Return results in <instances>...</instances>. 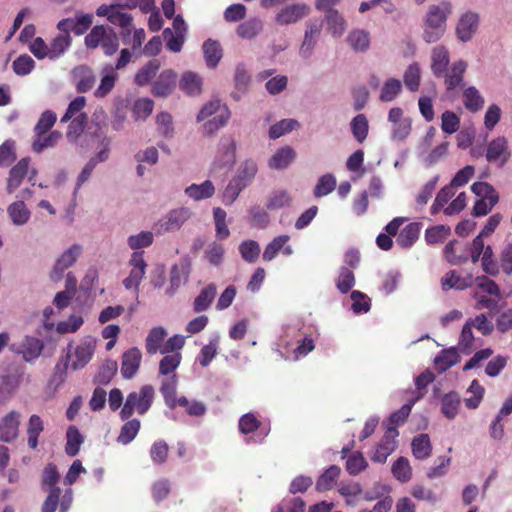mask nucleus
I'll return each mask as SVG.
<instances>
[{"instance_id": "nucleus-1", "label": "nucleus", "mask_w": 512, "mask_h": 512, "mask_svg": "<svg viewBox=\"0 0 512 512\" xmlns=\"http://www.w3.org/2000/svg\"><path fill=\"white\" fill-rule=\"evenodd\" d=\"M60 475L53 463L45 466L41 475V487L46 491L47 497L44 500L41 512H55L59 506V512H68L73 500L72 490L67 489L63 495L60 487L57 486Z\"/></svg>"}, {"instance_id": "nucleus-2", "label": "nucleus", "mask_w": 512, "mask_h": 512, "mask_svg": "<svg viewBox=\"0 0 512 512\" xmlns=\"http://www.w3.org/2000/svg\"><path fill=\"white\" fill-rule=\"evenodd\" d=\"M452 13L450 2L430 5L423 22V39L427 43L439 41L445 34L448 16Z\"/></svg>"}, {"instance_id": "nucleus-3", "label": "nucleus", "mask_w": 512, "mask_h": 512, "mask_svg": "<svg viewBox=\"0 0 512 512\" xmlns=\"http://www.w3.org/2000/svg\"><path fill=\"white\" fill-rule=\"evenodd\" d=\"M72 41L69 33L59 32L49 44L43 38L36 37L30 43L29 50L39 60L48 58L54 61L62 57L69 50Z\"/></svg>"}, {"instance_id": "nucleus-4", "label": "nucleus", "mask_w": 512, "mask_h": 512, "mask_svg": "<svg viewBox=\"0 0 512 512\" xmlns=\"http://www.w3.org/2000/svg\"><path fill=\"white\" fill-rule=\"evenodd\" d=\"M155 396L152 385H143L138 391L130 392L119 413L121 420H128L134 413L145 415L151 408Z\"/></svg>"}, {"instance_id": "nucleus-5", "label": "nucleus", "mask_w": 512, "mask_h": 512, "mask_svg": "<svg viewBox=\"0 0 512 512\" xmlns=\"http://www.w3.org/2000/svg\"><path fill=\"white\" fill-rule=\"evenodd\" d=\"M84 44L90 50L101 48L106 56H112L119 48V38L113 28L95 25L85 36Z\"/></svg>"}, {"instance_id": "nucleus-6", "label": "nucleus", "mask_w": 512, "mask_h": 512, "mask_svg": "<svg viewBox=\"0 0 512 512\" xmlns=\"http://www.w3.org/2000/svg\"><path fill=\"white\" fill-rule=\"evenodd\" d=\"M123 8H126L121 4L101 5L96 10V15L99 17H106L107 20L121 28V37L123 41L131 35L133 28V17L131 14L123 12Z\"/></svg>"}, {"instance_id": "nucleus-7", "label": "nucleus", "mask_w": 512, "mask_h": 512, "mask_svg": "<svg viewBox=\"0 0 512 512\" xmlns=\"http://www.w3.org/2000/svg\"><path fill=\"white\" fill-rule=\"evenodd\" d=\"M30 165L31 158L26 156L10 168L6 182V192L8 194H13L22 185L26 177L31 182V186L35 185L37 170L30 167Z\"/></svg>"}, {"instance_id": "nucleus-8", "label": "nucleus", "mask_w": 512, "mask_h": 512, "mask_svg": "<svg viewBox=\"0 0 512 512\" xmlns=\"http://www.w3.org/2000/svg\"><path fill=\"white\" fill-rule=\"evenodd\" d=\"M93 24V15L89 13L77 12L73 18H64L60 20L56 28L59 32H73L77 36L85 34Z\"/></svg>"}, {"instance_id": "nucleus-9", "label": "nucleus", "mask_w": 512, "mask_h": 512, "mask_svg": "<svg viewBox=\"0 0 512 512\" xmlns=\"http://www.w3.org/2000/svg\"><path fill=\"white\" fill-rule=\"evenodd\" d=\"M192 212L189 208L181 207L171 210L156 224L158 233H167L179 230L190 219Z\"/></svg>"}, {"instance_id": "nucleus-10", "label": "nucleus", "mask_w": 512, "mask_h": 512, "mask_svg": "<svg viewBox=\"0 0 512 512\" xmlns=\"http://www.w3.org/2000/svg\"><path fill=\"white\" fill-rule=\"evenodd\" d=\"M132 267L129 276L123 280V285L126 289L135 288L138 290L139 285L146 273V261L143 257V252H134L129 261Z\"/></svg>"}, {"instance_id": "nucleus-11", "label": "nucleus", "mask_w": 512, "mask_h": 512, "mask_svg": "<svg viewBox=\"0 0 512 512\" xmlns=\"http://www.w3.org/2000/svg\"><path fill=\"white\" fill-rule=\"evenodd\" d=\"M82 252V248L78 244L72 245L67 249L56 261L50 277L53 281H59L63 277L66 269L71 267L78 259Z\"/></svg>"}, {"instance_id": "nucleus-12", "label": "nucleus", "mask_w": 512, "mask_h": 512, "mask_svg": "<svg viewBox=\"0 0 512 512\" xmlns=\"http://www.w3.org/2000/svg\"><path fill=\"white\" fill-rule=\"evenodd\" d=\"M398 431L395 427H388L384 436L376 446L375 452L372 456V461L378 463H384L387 457L395 450L397 442L396 437Z\"/></svg>"}, {"instance_id": "nucleus-13", "label": "nucleus", "mask_w": 512, "mask_h": 512, "mask_svg": "<svg viewBox=\"0 0 512 512\" xmlns=\"http://www.w3.org/2000/svg\"><path fill=\"white\" fill-rule=\"evenodd\" d=\"M467 62L464 60H458L452 63V65L445 71L444 85L448 92L456 89H461L464 82V74L467 70Z\"/></svg>"}, {"instance_id": "nucleus-14", "label": "nucleus", "mask_w": 512, "mask_h": 512, "mask_svg": "<svg viewBox=\"0 0 512 512\" xmlns=\"http://www.w3.org/2000/svg\"><path fill=\"white\" fill-rule=\"evenodd\" d=\"M20 413L11 410L0 420V441L11 443L19 434Z\"/></svg>"}, {"instance_id": "nucleus-15", "label": "nucleus", "mask_w": 512, "mask_h": 512, "mask_svg": "<svg viewBox=\"0 0 512 512\" xmlns=\"http://www.w3.org/2000/svg\"><path fill=\"white\" fill-rule=\"evenodd\" d=\"M177 74L171 70H163L152 85V94L155 97H168L176 87Z\"/></svg>"}, {"instance_id": "nucleus-16", "label": "nucleus", "mask_w": 512, "mask_h": 512, "mask_svg": "<svg viewBox=\"0 0 512 512\" xmlns=\"http://www.w3.org/2000/svg\"><path fill=\"white\" fill-rule=\"evenodd\" d=\"M478 24L479 16L477 13L466 12L463 14L456 26V34L458 38L463 42L471 40L478 29Z\"/></svg>"}, {"instance_id": "nucleus-17", "label": "nucleus", "mask_w": 512, "mask_h": 512, "mask_svg": "<svg viewBox=\"0 0 512 512\" xmlns=\"http://www.w3.org/2000/svg\"><path fill=\"white\" fill-rule=\"evenodd\" d=\"M142 353L137 347H132L123 353L121 361V374L125 379H131L139 370Z\"/></svg>"}, {"instance_id": "nucleus-18", "label": "nucleus", "mask_w": 512, "mask_h": 512, "mask_svg": "<svg viewBox=\"0 0 512 512\" xmlns=\"http://www.w3.org/2000/svg\"><path fill=\"white\" fill-rule=\"evenodd\" d=\"M72 75L76 90L79 93H86L91 90L96 81L92 69L86 65L75 67L73 69Z\"/></svg>"}, {"instance_id": "nucleus-19", "label": "nucleus", "mask_w": 512, "mask_h": 512, "mask_svg": "<svg viewBox=\"0 0 512 512\" xmlns=\"http://www.w3.org/2000/svg\"><path fill=\"white\" fill-rule=\"evenodd\" d=\"M44 349V344L43 342L36 338V337H32V336H26L21 344V350H16L14 348V345H12L10 347V350L15 352V353H19V354H22L23 356V359L26 361V362H31L35 359H37L42 351Z\"/></svg>"}, {"instance_id": "nucleus-20", "label": "nucleus", "mask_w": 512, "mask_h": 512, "mask_svg": "<svg viewBox=\"0 0 512 512\" xmlns=\"http://www.w3.org/2000/svg\"><path fill=\"white\" fill-rule=\"evenodd\" d=\"M450 55L445 46L439 45L432 49L431 53V71L436 78L444 75L449 68Z\"/></svg>"}, {"instance_id": "nucleus-21", "label": "nucleus", "mask_w": 512, "mask_h": 512, "mask_svg": "<svg viewBox=\"0 0 512 512\" xmlns=\"http://www.w3.org/2000/svg\"><path fill=\"white\" fill-rule=\"evenodd\" d=\"M308 12L309 8L305 4L289 5L281 9L275 19L280 25H288L302 19Z\"/></svg>"}, {"instance_id": "nucleus-22", "label": "nucleus", "mask_w": 512, "mask_h": 512, "mask_svg": "<svg viewBox=\"0 0 512 512\" xmlns=\"http://www.w3.org/2000/svg\"><path fill=\"white\" fill-rule=\"evenodd\" d=\"M507 141L504 137L492 140L487 147L486 159L488 162L500 161L503 165L508 159Z\"/></svg>"}, {"instance_id": "nucleus-23", "label": "nucleus", "mask_w": 512, "mask_h": 512, "mask_svg": "<svg viewBox=\"0 0 512 512\" xmlns=\"http://www.w3.org/2000/svg\"><path fill=\"white\" fill-rule=\"evenodd\" d=\"M296 152L290 146L278 149L269 160V167L275 170L287 168L295 159Z\"/></svg>"}, {"instance_id": "nucleus-24", "label": "nucleus", "mask_w": 512, "mask_h": 512, "mask_svg": "<svg viewBox=\"0 0 512 512\" xmlns=\"http://www.w3.org/2000/svg\"><path fill=\"white\" fill-rule=\"evenodd\" d=\"M166 336L167 331L162 326L152 328L145 339L146 352L150 355L160 352L165 343Z\"/></svg>"}, {"instance_id": "nucleus-25", "label": "nucleus", "mask_w": 512, "mask_h": 512, "mask_svg": "<svg viewBox=\"0 0 512 512\" xmlns=\"http://www.w3.org/2000/svg\"><path fill=\"white\" fill-rule=\"evenodd\" d=\"M421 223L412 222L406 225L398 234L396 243L401 248H410L419 238Z\"/></svg>"}, {"instance_id": "nucleus-26", "label": "nucleus", "mask_w": 512, "mask_h": 512, "mask_svg": "<svg viewBox=\"0 0 512 512\" xmlns=\"http://www.w3.org/2000/svg\"><path fill=\"white\" fill-rule=\"evenodd\" d=\"M176 388H177V376L172 374L169 377L164 378L161 381L160 392L164 398L165 404L170 409H175L177 407L176 397Z\"/></svg>"}, {"instance_id": "nucleus-27", "label": "nucleus", "mask_w": 512, "mask_h": 512, "mask_svg": "<svg viewBox=\"0 0 512 512\" xmlns=\"http://www.w3.org/2000/svg\"><path fill=\"white\" fill-rule=\"evenodd\" d=\"M7 213L12 223L16 226H22L26 224L31 216V212L23 200H18L11 203L7 207Z\"/></svg>"}, {"instance_id": "nucleus-28", "label": "nucleus", "mask_w": 512, "mask_h": 512, "mask_svg": "<svg viewBox=\"0 0 512 512\" xmlns=\"http://www.w3.org/2000/svg\"><path fill=\"white\" fill-rule=\"evenodd\" d=\"M179 86L180 89L187 95H199L202 91V78L195 72H184L181 77Z\"/></svg>"}, {"instance_id": "nucleus-29", "label": "nucleus", "mask_w": 512, "mask_h": 512, "mask_svg": "<svg viewBox=\"0 0 512 512\" xmlns=\"http://www.w3.org/2000/svg\"><path fill=\"white\" fill-rule=\"evenodd\" d=\"M103 72L106 73L102 76L100 84L94 92L96 98L106 97L113 90L118 79V74L112 66H106Z\"/></svg>"}, {"instance_id": "nucleus-30", "label": "nucleus", "mask_w": 512, "mask_h": 512, "mask_svg": "<svg viewBox=\"0 0 512 512\" xmlns=\"http://www.w3.org/2000/svg\"><path fill=\"white\" fill-rule=\"evenodd\" d=\"M44 431V422L39 415L30 416L27 424V445L35 450L38 447V438Z\"/></svg>"}, {"instance_id": "nucleus-31", "label": "nucleus", "mask_w": 512, "mask_h": 512, "mask_svg": "<svg viewBox=\"0 0 512 512\" xmlns=\"http://www.w3.org/2000/svg\"><path fill=\"white\" fill-rule=\"evenodd\" d=\"M217 293L216 285L211 283L204 287L193 302V310L196 313L206 311L213 302Z\"/></svg>"}, {"instance_id": "nucleus-32", "label": "nucleus", "mask_w": 512, "mask_h": 512, "mask_svg": "<svg viewBox=\"0 0 512 512\" xmlns=\"http://www.w3.org/2000/svg\"><path fill=\"white\" fill-rule=\"evenodd\" d=\"M160 68V61L152 59L148 61L135 75L134 82L138 86H145L156 76Z\"/></svg>"}, {"instance_id": "nucleus-33", "label": "nucleus", "mask_w": 512, "mask_h": 512, "mask_svg": "<svg viewBox=\"0 0 512 512\" xmlns=\"http://www.w3.org/2000/svg\"><path fill=\"white\" fill-rule=\"evenodd\" d=\"M126 422L121 426L120 433L117 437V442L123 445L131 443L137 436L141 422L137 418L125 420Z\"/></svg>"}, {"instance_id": "nucleus-34", "label": "nucleus", "mask_w": 512, "mask_h": 512, "mask_svg": "<svg viewBox=\"0 0 512 512\" xmlns=\"http://www.w3.org/2000/svg\"><path fill=\"white\" fill-rule=\"evenodd\" d=\"M94 348L91 344L81 343L75 348L71 367L73 370L83 368L92 359Z\"/></svg>"}, {"instance_id": "nucleus-35", "label": "nucleus", "mask_w": 512, "mask_h": 512, "mask_svg": "<svg viewBox=\"0 0 512 512\" xmlns=\"http://www.w3.org/2000/svg\"><path fill=\"white\" fill-rule=\"evenodd\" d=\"M460 396L456 392H449L442 397L441 412L448 419H454L460 408Z\"/></svg>"}, {"instance_id": "nucleus-36", "label": "nucleus", "mask_w": 512, "mask_h": 512, "mask_svg": "<svg viewBox=\"0 0 512 512\" xmlns=\"http://www.w3.org/2000/svg\"><path fill=\"white\" fill-rule=\"evenodd\" d=\"M341 473L337 465H332L326 469L316 482V489L320 492L328 491L336 484Z\"/></svg>"}, {"instance_id": "nucleus-37", "label": "nucleus", "mask_w": 512, "mask_h": 512, "mask_svg": "<svg viewBox=\"0 0 512 512\" xmlns=\"http://www.w3.org/2000/svg\"><path fill=\"white\" fill-rule=\"evenodd\" d=\"M463 103L470 112H477L484 106V98L474 86H469L463 91Z\"/></svg>"}, {"instance_id": "nucleus-38", "label": "nucleus", "mask_w": 512, "mask_h": 512, "mask_svg": "<svg viewBox=\"0 0 512 512\" xmlns=\"http://www.w3.org/2000/svg\"><path fill=\"white\" fill-rule=\"evenodd\" d=\"M263 29V23L258 18H250L242 22L236 29V33L243 39L255 38Z\"/></svg>"}, {"instance_id": "nucleus-39", "label": "nucleus", "mask_w": 512, "mask_h": 512, "mask_svg": "<svg viewBox=\"0 0 512 512\" xmlns=\"http://www.w3.org/2000/svg\"><path fill=\"white\" fill-rule=\"evenodd\" d=\"M214 192L215 188L210 180H206L200 185L191 184L185 189V194L196 201L210 198Z\"/></svg>"}, {"instance_id": "nucleus-40", "label": "nucleus", "mask_w": 512, "mask_h": 512, "mask_svg": "<svg viewBox=\"0 0 512 512\" xmlns=\"http://www.w3.org/2000/svg\"><path fill=\"white\" fill-rule=\"evenodd\" d=\"M472 282V276H468L467 278L460 277L456 274L455 271H449L446 273V275L442 278L441 284L443 290L448 289H457V290H464L467 287L471 285Z\"/></svg>"}, {"instance_id": "nucleus-41", "label": "nucleus", "mask_w": 512, "mask_h": 512, "mask_svg": "<svg viewBox=\"0 0 512 512\" xmlns=\"http://www.w3.org/2000/svg\"><path fill=\"white\" fill-rule=\"evenodd\" d=\"M412 453L417 459H426L432 451L431 442L427 434L416 436L411 443Z\"/></svg>"}, {"instance_id": "nucleus-42", "label": "nucleus", "mask_w": 512, "mask_h": 512, "mask_svg": "<svg viewBox=\"0 0 512 512\" xmlns=\"http://www.w3.org/2000/svg\"><path fill=\"white\" fill-rule=\"evenodd\" d=\"M61 137V132L57 130L52 131L49 134L36 136V138L32 142V150L35 153H41L44 149L53 148L61 139Z\"/></svg>"}, {"instance_id": "nucleus-43", "label": "nucleus", "mask_w": 512, "mask_h": 512, "mask_svg": "<svg viewBox=\"0 0 512 512\" xmlns=\"http://www.w3.org/2000/svg\"><path fill=\"white\" fill-rule=\"evenodd\" d=\"M402 91V83L396 78L386 80L381 88L379 100L381 102H392Z\"/></svg>"}, {"instance_id": "nucleus-44", "label": "nucleus", "mask_w": 512, "mask_h": 512, "mask_svg": "<svg viewBox=\"0 0 512 512\" xmlns=\"http://www.w3.org/2000/svg\"><path fill=\"white\" fill-rule=\"evenodd\" d=\"M66 437L65 452L68 456L74 457L79 453L80 445L83 443V436L76 426H69Z\"/></svg>"}, {"instance_id": "nucleus-45", "label": "nucleus", "mask_w": 512, "mask_h": 512, "mask_svg": "<svg viewBox=\"0 0 512 512\" xmlns=\"http://www.w3.org/2000/svg\"><path fill=\"white\" fill-rule=\"evenodd\" d=\"M292 197L288 191L280 189L274 190L268 197L266 208L268 210H278L291 204Z\"/></svg>"}, {"instance_id": "nucleus-46", "label": "nucleus", "mask_w": 512, "mask_h": 512, "mask_svg": "<svg viewBox=\"0 0 512 512\" xmlns=\"http://www.w3.org/2000/svg\"><path fill=\"white\" fill-rule=\"evenodd\" d=\"M203 53L209 67H216L222 57V49L219 43L211 39L204 42Z\"/></svg>"}, {"instance_id": "nucleus-47", "label": "nucleus", "mask_w": 512, "mask_h": 512, "mask_svg": "<svg viewBox=\"0 0 512 512\" xmlns=\"http://www.w3.org/2000/svg\"><path fill=\"white\" fill-rule=\"evenodd\" d=\"M404 84L411 92L419 90L421 82V72L419 64L414 62L410 64L403 75Z\"/></svg>"}, {"instance_id": "nucleus-48", "label": "nucleus", "mask_w": 512, "mask_h": 512, "mask_svg": "<svg viewBox=\"0 0 512 512\" xmlns=\"http://www.w3.org/2000/svg\"><path fill=\"white\" fill-rule=\"evenodd\" d=\"M17 158L16 142L13 139H7L0 145V167L11 166Z\"/></svg>"}, {"instance_id": "nucleus-49", "label": "nucleus", "mask_w": 512, "mask_h": 512, "mask_svg": "<svg viewBox=\"0 0 512 512\" xmlns=\"http://www.w3.org/2000/svg\"><path fill=\"white\" fill-rule=\"evenodd\" d=\"M450 233L451 229L449 226H432L427 228L425 231V241L428 245L442 243L450 235Z\"/></svg>"}, {"instance_id": "nucleus-50", "label": "nucleus", "mask_w": 512, "mask_h": 512, "mask_svg": "<svg viewBox=\"0 0 512 512\" xmlns=\"http://www.w3.org/2000/svg\"><path fill=\"white\" fill-rule=\"evenodd\" d=\"M88 123V116L86 113H80L75 116L68 125L66 136L69 140H77L78 137L84 132Z\"/></svg>"}, {"instance_id": "nucleus-51", "label": "nucleus", "mask_w": 512, "mask_h": 512, "mask_svg": "<svg viewBox=\"0 0 512 512\" xmlns=\"http://www.w3.org/2000/svg\"><path fill=\"white\" fill-rule=\"evenodd\" d=\"M368 120L364 114H358L351 121V131L355 139L362 143L368 136Z\"/></svg>"}, {"instance_id": "nucleus-52", "label": "nucleus", "mask_w": 512, "mask_h": 512, "mask_svg": "<svg viewBox=\"0 0 512 512\" xmlns=\"http://www.w3.org/2000/svg\"><path fill=\"white\" fill-rule=\"evenodd\" d=\"M474 335L472 332V319H468L465 325L462 328L460 337H459V349L461 352L469 354L474 349Z\"/></svg>"}, {"instance_id": "nucleus-53", "label": "nucleus", "mask_w": 512, "mask_h": 512, "mask_svg": "<svg viewBox=\"0 0 512 512\" xmlns=\"http://www.w3.org/2000/svg\"><path fill=\"white\" fill-rule=\"evenodd\" d=\"M325 18L328 30L334 36H340L344 33L346 29V22L337 10H330L328 13H325Z\"/></svg>"}, {"instance_id": "nucleus-54", "label": "nucleus", "mask_w": 512, "mask_h": 512, "mask_svg": "<svg viewBox=\"0 0 512 512\" xmlns=\"http://www.w3.org/2000/svg\"><path fill=\"white\" fill-rule=\"evenodd\" d=\"M188 273L178 265H173L170 271V285L166 290L168 296H173L178 288L187 281Z\"/></svg>"}, {"instance_id": "nucleus-55", "label": "nucleus", "mask_w": 512, "mask_h": 512, "mask_svg": "<svg viewBox=\"0 0 512 512\" xmlns=\"http://www.w3.org/2000/svg\"><path fill=\"white\" fill-rule=\"evenodd\" d=\"M290 237L288 235H280L275 237L264 249L263 252V260L271 261L273 260L277 254L282 250V248L288 243Z\"/></svg>"}, {"instance_id": "nucleus-56", "label": "nucleus", "mask_w": 512, "mask_h": 512, "mask_svg": "<svg viewBox=\"0 0 512 512\" xmlns=\"http://www.w3.org/2000/svg\"><path fill=\"white\" fill-rule=\"evenodd\" d=\"M230 118V112L227 108L219 114L208 120L203 125V131L206 135L210 136L218 131L221 127L225 126Z\"/></svg>"}, {"instance_id": "nucleus-57", "label": "nucleus", "mask_w": 512, "mask_h": 512, "mask_svg": "<svg viewBox=\"0 0 512 512\" xmlns=\"http://www.w3.org/2000/svg\"><path fill=\"white\" fill-rule=\"evenodd\" d=\"M347 40L355 51H366L370 45L369 33L364 30L350 32Z\"/></svg>"}, {"instance_id": "nucleus-58", "label": "nucleus", "mask_w": 512, "mask_h": 512, "mask_svg": "<svg viewBox=\"0 0 512 512\" xmlns=\"http://www.w3.org/2000/svg\"><path fill=\"white\" fill-rule=\"evenodd\" d=\"M35 68V61L28 54H22L12 63V69L18 76H26Z\"/></svg>"}, {"instance_id": "nucleus-59", "label": "nucleus", "mask_w": 512, "mask_h": 512, "mask_svg": "<svg viewBox=\"0 0 512 512\" xmlns=\"http://www.w3.org/2000/svg\"><path fill=\"white\" fill-rule=\"evenodd\" d=\"M149 453L154 464L162 465L167 461L169 446L164 440H157L151 445Z\"/></svg>"}, {"instance_id": "nucleus-60", "label": "nucleus", "mask_w": 512, "mask_h": 512, "mask_svg": "<svg viewBox=\"0 0 512 512\" xmlns=\"http://www.w3.org/2000/svg\"><path fill=\"white\" fill-rule=\"evenodd\" d=\"M355 285V275L348 267H341L336 280L337 289L343 293H348Z\"/></svg>"}, {"instance_id": "nucleus-61", "label": "nucleus", "mask_w": 512, "mask_h": 512, "mask_svg": "<svg viewBox=\"0 0 512 512\" xmlns=\"http://www.w3.org/2000/svg\"><path fill=\"white\" fill-rule=\"evenodd\" d=\"M182 355L180 352L165 355L159 363V373L164 376H168L173 373L180 365Z\"/></svg>"}, {"instance_id": "nucleus-62", "label": "nucleus", "mask_w": 512, "mask_h": 512, "mask_svg": "<svg viewBox=\"0 0 512 512\" xmlns=\"http://www.w3.org/2000/svg\"><path fill=\"white\" fill-rule=\"evenodd\" d=\"M257 171L258 167L256 162L248 159L241 164L235 178L241 180V183L244 182L245 186H248L256 176Z\"/></svg>"}, {"instance_id": "nucleus-63", "label": "nucleus", "mask_w": 512, "mask_h": 512, "mask_svg": "<svg viewBox=\"0 0 512 512\" xmlns=\"http://www.w3.org/2000/svg\"><path fill=\"white\" fill-rule=\"evenodd\" d=\"M57 119L56 114L51 110L43 112L34 127V133L36 136H42L46 134L55 124Z\"/></svg>"}, {"instance_id": "nucleus-64", "label": "nucleus", "mask_w": 512, "mask_h": 512, "mask_svg": "<svg viewBox=\"0 0 512 512\" xmlns=\"http://www.w3.org/2000/svg\"><path fill=\"white\" fill-rule=\"evenodd\" d=\"M336 187V179L332 174L321 176L314 188V196L323 197L331 193Z\"/></svg>"}]
</instances>
